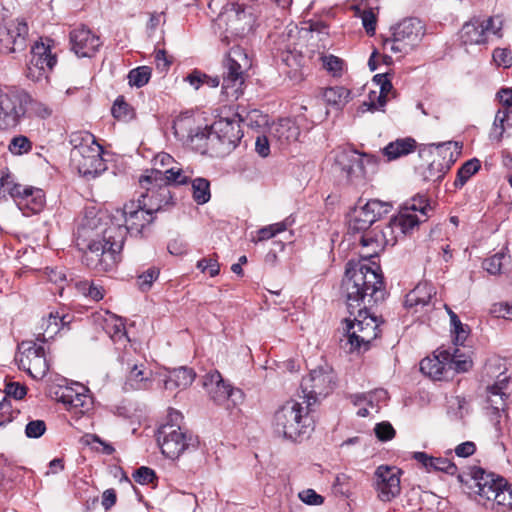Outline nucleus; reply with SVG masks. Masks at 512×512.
Listing matches in <instances>:
<instances>
[{
    "label": "nucleus",
    "instance_id": "obj_1",
    "mask_svg": "<svg viewBox=\"0 0 512 512\" xmlns=\"http://www.w3.org/2000/svg\"><path fill=\"white\" fill-rule=\"evenodd\" d=\"M350 316L346 319L347 344L350 351L367 350L370 343L380 335V322L369 313L368 307L384 300L385 290L382 275L365 266L348 269L342 281Z\"/></svg>",
    "mask_w": 512,
    "mask_h": 512
},
{
    "label": "nucleus",
    "instance_id": "obj_2",
    "mask_svg": "<svg viewBox=\"0 0 512 512\" xmlns=\"http://www.w3.org/2000/svg\"><path fill=\"white\" fill-rule=\"evenodd\" d=\"M124 232V229L118 227H106L101 239H93L88 244L82 257L83 263L99 272L112 270L119 261Z\"/></svg>",
    "mask_w": 512,
    "mask_h": 512
},
{
    "label": "nucleus",
    "instance_id": "obj_3",
    "mask_svg": "<svg viewBox=\"0 0 512 512\" xmlns=\"http://www.w3.org/2000/svg\"><path fill=\"white\" fill-rule=\"evenodd\" d=\"M376 166L377 160L374 156L350 147L338 148L334 152L333 171L351 185H365L368 176L375 172Z\"/></svg>",
    "mask_w": 512,
    "mask_h": 512
},
{
    "label": "nucleus",
    "instance_id": "obj_4",
    "mask_svg": "<svg viewBox=\"0 0 512 512\" xmlns=\"http://www.w3.org/2000/svg\"><path fill=\"white\" fill-rule=\"evenodd\" d=\"M306 408L295 400L285 402L274 414L273 427L276 434L291 441H301L313 430Z\"/></svg>",
    "mask_w": 512,
    "mask_h": 512
},
{
    "label": "nucleus",
    "instance_id": "obj_5",
    "mask_svg": "<svg viewBox=\"0 0 512 512\" xmlns=\"http://www.w3.org/2000/svg\"><path fill=\"white\" fill-rule=\"evenodd\" d=\"M247 53L240 46H234L223 61L221 93L227 101L237 100L243 93L245 72L251 67Z\"/></svg>",
    "mask_w": 512,
    "mask_h": 512
},
{
    "label": "nucleus",
    "instance_id": "obj_6",
    "mask_svg": "<svg viewBox=\"0 0 512 512\" xmlns=\"http://www.w3.org/2000/svg\"><path fill=\"white\" fill-rule=\"evenodd\" d=\"M78 140V137L71 140L74 143L70 155L71 161L81 175L94 178L106 170V164L102 158V147L90 134L82 137L79 143H77Z\"/></svg>",
    "mask_w": 512,
    "mask_h": 512
},
{
    "label": "nucleus",
    "instance_id": "obj_7",
    "mask_svg": "<svg viewBox=\"0 0 512 512\" xmlns=\"http://www.w3.org/2000/svg\"><path fill=\"white\" fill-rule=\"evenodd\" d=\"M391 30L392 37L383 41V48L393 54H408L419 45L425 35V25L413 17L402 20Z\"/></svg>",
    "mask_w": 512,
    "mask_h": 512
},
{
    "label": "nucleus",
    "instance_id": "obj_8",
    "mask_svg": "<svg viewBox=\"0 0 512 512\" xmlns=\"http://www.w3.org/2000/svg\"><path fill=\"white\" fill-rule=\"evenodd\" d=\"M336 386V375L333 368L326 362L310 370L301 381L303 398L308 407L317 403L320 398L330 394Z\"/></svg>",
    "mask_w": 512,
    "mask_h": 512
},
{
    "label": "nucleus",
    "instance_id": "obj_9",
    "mask_svg": "<svg viewBox=\"0 0 512 512\" xmlns=\"http://www.w3.org/2000/svg\"><path fill=\"white\" fill-rule=\"evenodd\" d=\"M9 179V175L0 178V190L3 188L13 198L24 215L39 213L45 204L44 192L39 188L13 183Z\"/></svg>",
    "mask_w": 512,
    "mask_h": 512
},
{
    "label": "nucleus",
    "instance_id": "obj_10",
    "mask_svg": "<svg viewBox=\"0 0 512 512\" xmlns=\"http://www.w3.org/2000/svg\"><path fill=\"white\" fill-rule=\"evenodd\" d=\"M254 18L250 11L246 10L244 5L230 3L217 18V25L225 27L226 35L222 39L227 40L230 36L242 37L249 32L253 26Z\"/></svg>",
    "mask_w": 512,
    "mask_h": 512
},
{
    "label": "nucleus",
    "instance_id": "obj_11",
    "mask_svg": "<svg viewBox=\"0 0 512 512\" xmlns=\"http://www.w3.org/2000/svg\"><path fill=\"white\" fill-rule=\"evenodd\" d=\"M157 441L163 455L170 459H176L185 450L196 447L192 435H186L179 426L172 423H166L159 428Z\"/></svg>",
    "mask_w": 512,
    "mask_h": 512
},
{
    "label": "nucleus",
    "instance_id": "obj_12",
    "mask_svg": "<svg viewBox=\"0 0 512 512\" xmlns=\"http://www.w3.org/2000/svg\"><path fill=\"white\" fill-rule=\"evenodd\" d=\"M16 360L19 368L28 372L34 379H42L49 371L44 346L33 341H23L19 344Z\"/></svg>",
    "mask_w": 512,
    "mask_h": 512
},
{
    "label": "nucleus",
    "instance_id": "obj_13",
    "mask_svg": "<svg viewBox=\"0 0 512 512\" xmlns=\"http://www.w3.org/2000/svg\"><path fill=\"white\" fill-rule=\"evenodd\" d=\"M121 217L125 220V225L111 222L108 227H118L124 229L123 242L128 233L131 235H140L143 229L154 220V212L149 211L145 203L138 198L137 201L126 203L120 211Z\"/></svg>",
    "mask_w": 512,
    "mask_h": 512
},
{
    "label": "nucleus",
    "instance_id": "obj_14",
    "mask_svg": "<svg viewBox=\"0 0 512 512\" xmlns=\"http://www.w3.org/2000/svg\"><path fill=\"white\" fill-rule=\"evenodd\" d=\"M431 206L424 195H416L407 200L394 217L392 228H399L401 232H410L414 227L428 217Z\"/></svg>",
    "mask_w": 512,
    "mask_h": 512
},
{
    "label": "nucleus",
    "instance_id": "obj_15",
    "mask_svg": "<svg viewBox=\"0 0 512 512\" xmlns=\"http://www.w3.org/2000/svg\"><path fill=\"white\" fill-rule=\"evenodd\" d=\"M50 40L36 42L31 49V58L26 76L34 82L47 79V75L57 63L56 56L51 53Z\"/></svg>",
    "mask_w": 512,
    "mask_h": 512
},
{
    "label": "nucleus",
    "instance_id": "obj_16",
    "mask_svg": "<svg viewBox=\"0 0 512 512\" xmlns=\"http://www.w3.org/2000/svg\"><path fill=\"white\" fill-rule=\"evenodd\" d=\"M391 204L377 199L368 201L364 206L356 209L349 222V230L353 233L367 231L373 223L391 210Z\"/></svg>",
    "mask_w": 512,
    "mask_h": 512
},
{
    "label": "nucleus",
    "instance_id": "obj_17",
    "mask_svg": "<svg viewBox=\"0 0 512 512\" xmlns=\"http://www.w3.org/2000/svg\"><path fill=\"white\" fill-rule=\"evenodd\" d=\"M401 470L395 466L381 465L374 473V487L381 501L389 502L400 494Z\"/></svg>",
    "mask_w": 512,
    "mask_h": 512
},
{
    "label": "nucleus",
    "instance_id": "obj_18",
    "mask_svg": "<svg viewBox=\"0 0 512 512\" xmlns=\"http://www.w3.org/2000/svg\"><path fill=\"white\" fill-rule=\"evenodd\" d=\"M471 477L473 483L470 485V489L480 497L479 501L483 500L482 504L490 501L497 491V487L506 485V479L495 473H488L480 467L472 469Z\"/></svg>",
    "mask_w": 512,
    "mask_h": 512
},
{
    "label": "nucleus",
    "instance_id": "obj_19",
    "mask_svg": "<svg viewBox=\"0 0 512 512\" xmlns=\"http://www.w3.org/2000/svg\"><path fill=\"white\" fill-rule=\"evenodd\" d=\"M28 26L24 21L13 20L0 27V52L9 54L25 47Z\"/></svg>",
    "mask_w": 512,
    "mask_h": 512
},
{
    "label": "nucleus",
    "instance_id": "obj_20",
    "mask_svg": "<svg viewBox=\"0 0 512 512\" xmlns=\"http://www.w3.org/2000/svg\"><path fill=\"white\" fill-rule=\"evenodd\" d=\"M87 389L78 383L75 387H59L55 392L56 399L63 403L68 410H74L75 413L84 414L92 407V399L87 394Z\"/></svg>",
    "mask_w": 512,
    "mask_h": 512
},
{
    "label": "nucleus",
    "instance_id": "obj_21",
    "mask_svg": "<svg viewBox=\"0 0 512 512\" xmlns=\"http://www.w3.org/2000/svg\"><path fill=\"white\" fill-rule=\"evenodd\" d=\"M210 129L207 139H218L226 150L234 149L243 137L239 121L235 119L220 118Z\"/></svg>",
    "mask_w": 512,
    "mask_h": 512
},
{
    "label": "nucleus",
    "instance_id": "obj_22",
    "mask_svg": "<svg viewBox=\"0 0 512 512\" xmlns=\"http://www.w3.org/2000/svg\"><path fill=\"white\" fill-rule=\"evenodd\" d=\"M191 175L192 171L183 170L178 166H171L165 170L152 168L140 177L139 183L166 185V187L170 184L182 185L188 183Z\"/></svg>",
    "mask_w": 512,
    "mask_h": 512
},
{
    "label": "nucleus",
    "instance_id": "obj_23",
    "mask_svg": "<svg viewBox=\"0 0 512 512\" xmlns=\"http://www.w3.org/2000/svg\"><path fill=\"white\" fill-rule=\"evenodd\" d=\"M203 385L210 395V398L218 405L223 404L230 398L233 403L236 404V402L242 398V392L226 384L221 374L216 370L206 374Z\"/></svg>",
    "mask_w": 512,
    "mask_h": 512
},
{
    "label": "nucleus",
    "instance_id": "obj_24",
    "mask_svg": "<svg viewBox=\"0 0 512 512\" xmlns=\"http://www.w3.org/2000/svg\"><path fill=\"white\" fill-rule=\"evenodd\" d=\"M70 44L78 57H91L101 46V41L88 27L81 25L70 32Z\"/></svg>",
    "mask_w": 512,
    "mask_h": 512
},
{
    "label": "nucleus",
    "instance_id": "obj_25",
    "mask_svg": "<svg viewBox=\"0 0 512 512\" xmlns=\"http://www.w3.org/2000/svg\"><path fill=\"white\" fill-rule=\"evenodd\" d=\"M450 350H438L431 357H426L420 362V371L433 380L448 378V360Z\"/></svg>",
    "mask_w": 512,
    "mask_h": 512
},
{
    "label": "nucleus",
    "instance_id": "obj_26",
    "mask_svg": "<svg viewBox=\"0 0 512 512\" xmlns=\"http://www.w3.org/2000/svg\"><path fill=\"white\" fill-rule=\"evenodd\" d=\"M140 186L145 192L140 194L139 199L141 202L145 203L147 209L154 212V214L170 203L171 194L169 187H166V185L140 183Z\"/></svg>",
    "mask_w": 512,
    "mask_h": 512
},
{
    "label": "nucleus",
    "instance_id": "obj_27",
    "mask_svg": "<svg viewBox=\"0 0 512 512\" xmlns=\"http://www.w3.org/2000/svg\"><path fill=\"white\" fill-rule=\"evenodd\" d=\"M126 365L127 375L123 386L124 390L146 389L151 382V370L147 369L143 363H131L129 360Z\"/></svg>",
    "mask_w": 512,
    "mask_h": 512
},
{
    "label": "nucleus",
    "instance_id": "obj_28",
    "mask_svg": "<svg viewBox=\"0 0 512 512\" xmlns=\"http://www.w3.org/2000/svg\"><path fill=\"white\" fill-rule=\"evenodd\" d=\"M491 386L487 387V403L489 404L488 409L498 415L500 411L505 410L506 398L508 396L509 381L507 376L500 378Z\"/></svg>",
    "mask_w": 512,
    "mask_h": 512
},
{
    "label": "nucleus",
    "instance_id": "obj_29",
    "mask_svg": "<svg viewBox=\"0 0 512 512\" xmlns=\"http://www.w3.org/2000/svg\"><path fill=\"white\" fill-rule=\"evenodd\" d=\"M413 459L421 463L428 471H442L450 475L457 472V466L447 458H436L425 452H414Z\"/></svg>",
    "mask_w": 512,
    "mask_h": 512
},
{
    "label": "nucleus",
    "instance_id": "obj_30",
    "mask_svg": "<svg viewBox=\"0 0 512 512\" xmlns=\"http://www.w3.org/2000/svg\"><path fill=\"white\" fill-rule=\"evenodd\" d=\"M435 294V288L431 284L419 283L406 295L405 306L409 308L420 306L423 308L431 302Z\"/></svg>",
    "mask_w": 512,
    "mask_h": 512
},
{
    "label": "nucleus",
    "instance_id": "obj_31",
    "mask_svg": "<svg viewBox=\"0 0 512 512\" xmlns=\"http://www.w3.org/2000/svg\"><path fill=\"white\" fill-rule=\"evenodd\" d=\"M195 372L191 368L179 367L169 371L164 381V387L167 390L185 389L192 384L195 379Z\"/></svg>",
    "mask_w": 512,
    "mask_h": 512
},
{
    "label": "nucleus",
    "instance_id": "obj_32",
    "mask_svg": "<svg viewBox=\"0 0 512 512\" xmlns=\"http://www.w3.org/2000/svg\"><path fill=\"white\" fill-rule=\"evenodd\" d=\"M271 134L281 144L290 143L298 140L300 129L293 120L286 118L279 120L272 127Z\"/></svg>",
    "mask_w": 512,
    "mask_h": 512
},
{
    "label": "nucleus",
    "instance_id": "obj_33",
    "mask_svg": "<svg viewBox=\"0 0 512 512\" xmlns=\"http://www.w3.org/2000/svg\"><path fill=\"white\" fill-rule=\"evenodd\" d=\"M481 18H473L461 29V39L464 44H482L486 42V32Z\"/></svg>",
    "mask_w": 512,
    "mask_h": 512
},
{
    "label": "nucleus",
    "instance_id": "obj_34",
    "mask_svg": "<svg viewBox=\"0 0 512 512\" xmlns=\"http://www.w3.org/2000/svg\"><path fill=\"white\" fill-rule=\"evenodd\" d=\"M416 148V141L413 138H400L387 144L383 153L388 160H395L412 153Z\"/></svg>",
    "mask_w": 512,
    "mask_h": 512
},
{
    "label": "nucleus",
    "instance_id": "obj_35",
    "mask_svg": "<svg viewBox=\"0 0 512 512\" xmlns=\"http://www.w3.org/2000/svg\"><path fill=\"white\" fill-rule=\"evenodd\" d=\"M487 508L497 512H505L512 508V485L506 481L503 487H497V491L488 503H483Z\"/></svg>",
    "mask_w": 512,
    "mask_h": 512
},
{
    "label": "nucleus",
    "instance_id": "obj_36",
    "mask_svg": "<svg viewBox=\"0 0 512 512\" xmlns=\"http://www.w3.org/2000/svg\"><path fill=\"white\" fill-rule=\"evenodd\" d=\"M66 318L67 316H60L57 312L50 313L48 318L42 321L43 333L38 335L37 340L44 342L52 339L69 322Z\"/></svg>",
    "mask_w": 512,
    "mask_h": 512
},
{
    "label": "nucleus",
    "instance_id": "obj_37",
    "mask_svg": "<svg viewBox=\"0 0 512 512\" xmlns=\"http://www.w3.org/2000/svg\"><path fill=\"white\" fill-rule=\"evenodd\" d=\"M350 90L343 86L326 88L323 92V98L329 105L337 108L343 107L350 99Z\"/></svg>",
    "mask_w": 512,
    "mask_h": 512
},
{
    "label": "nucleus",
    "instance_id": "obj_38",
    "mask_svg": "<svg viewBox=\"0 0 512 512\" xmlns=\"http://www.w3.org/2000/svg\"><path fill=\"white\" fill-rule=\"evenodd\" d=\"M481 168V162L477 158L466 161L457 171L454 181L455 188H462L467 181L475 175Z\"/></svg>",
    "mask_w": 512,
    "mask_h": 512
},
{
    "label": "nucleus",
    "instance_id": "obj_39",
    "mask_svg": "<svg viewBox=\"0 0 512 512\" xmlns=\"http://www.w3.org/2000/svg\"><path fill=\"white\" fill-rule=\"evenodd\" d=\"M394 217L389 224L377 233L375 242L377 247L394 246L400 236H405L408 232H401L399 228H392Z\"/></svg>",
    "mask_w": 512,
    "mask_h": 512
},
{
    "label": "nucleus",
    "instance_id": "obj_40",
    "mask_svg": "<svg viewBox=\"0 0 512 512\" xmlns=\"http://www.w3.org/2000/svg\"><path fill=\"white\" fill-rule=\"evenodd\" d=\"M352 402L354 405L358 406L362 403L367 404L372 409H375L376 412L379 410L378 402L382 400H386L387 392L383 389H378L373 392H369L366 394H355L351 396Z\"/></svg>",
    "mask_w": 512,
    "mask_h": 512
},
{
    "label": "nucleus",
    "instance_id": "obj_41",
    "mask_svg": "<svg viewBox=\"0 0 512 512\" xmlns=\"http://www.w3.org/2000/svg\"><path fill=\"white\" fill-rule=\"evenodd\" d=\"M511 115L512 111H509L507 109H499L496 112L494 122L489 134L491 140L497 142H500L502 140L504 132L506 130L505 123L508 121Z\"/></svg>",
    "mask_w": 512,
    "mask_h": 512
},
{
    "label": "nucleus",
    "instance_id": "obj_42",
    "mask_svg": "<svg viewBox=\"0 0 512 512\" xmlns=\"http://www.w3.org/2000/svg\"><path fill=\"white\" fill-rule=\"evenodd\" d=\"M446 307V310H447V313L450 317V324H451V331L452 333L455 335L454 337V344L455 345H459V344H463L464 341L466 340L467 336H468V333H469V329H468V326L467 325H464L459 317L457 316V314L455 312H453L448 306H445Z\"/></svg>",
    "mask_w": 512,
    "mask_h": 512
},
{
    "label": "nucleus",
    "instance_id": "obj_43",
    "mask_svg": "<svg viewBox=\"0 0 512 512\" xmlns=\"http://www.w3.org/2000/svg\"><path fill=\"white\" fill-rule=\"evenodd\" d=\"M193 199L202 205L210 200V183L205 178H196L192 181Z\"/></svg>",
    "mask_w": 512,
    "mask_h": 512
},
{
    "label": "nucleus",
    "instance_id": "obj_44",
    "mask_svg": "<svg viewBox=\"0 0 512 512\" xmlns=\"http://www.w3.org/2000/svg\"><path fill=\"white\" fill-rule=\"evenodd\" d=\"M185 80L196 90H198L202 85L214 88L220 84L219 77H212L198 70H194L192 73L187 75Z\"/></svg>",
    "mask_w": 512,
    "mask_h": 512
},
{
    "label": "nucleus",
    "instance_id": "obj_45",
    "mask_svg": "<svg viewBox=\"0 0 512 512\" xmlns=\"http://www.w3.org/2000/svg\"><path fill=\"white\" fill-rule=\"evenodd\" d=\"M472 367V360L460 352V349L454 348L448 360V371L454 369L456 372H467Z\"/></svg>",
    "mask_w": 512,
    "mask_h": 512
},
{
    "label": "nucleus",
    "instance_id": "obj_46",
    "mask_svg": "<svg viewBox=\"0 0 512 512\" xmlns=\"http://www.w3.org/2000/svg\"><path fill=\"white\" fill-rule=\"evenodd\" d=\"M112 115L122 121H129L134 118V109L128 104L123 96L117 97L112 109Z\"/></svg>",
    "mask_w": 512,
    "mask_h": 512
},
{
    "label": "nucleus",
    "instance_id": "obj_47",
    "mask_svg": "<svg viewBox=\"0 0 512 512\" xmlns=\"http://www.w3.org/2000/svg\"><path fill=\"white\" fill-rule=\"evenodd\" d=\"M292 222L293 221L290 220V218H286L285 220H283L281 222L274 223V224H271V225L261 228L258 231V240L265 241V240H268V239L274 237L275 235H277L281 232H284L285 230H287V228L289 226L292 225Z\"/></svg>",
    "mask_w": 512,
    "mask_h": 512
},
{
    "label": "nucleus",
    "instance_id": "obj_48",
    "mask_svg": "<svg viewBox=\"0 0 512 512\" xmlns=\"http://www.w3.org/2000/svg\"><path fill=\"white\" fill-rule=\"evenodd\" d=\"M151 77V68L141 66L132 69L128 74L129 84L138 88L146 85Z\"/></svg>",
    "mask_w": 512,
    "mask_h": 512
},
{
    "label": "nucleus",
    "instance_id": "obj_49",
    "mask_svg": "<svg viewBox=\"0 0 512 512\" xmlns=\"http://www.w3.org/2000/svg\"><path fill=\"white\" fill-rule=\"evenodd\" d=\"M158 277L159 270L156 267H151L138 276L137 285L141 291L146 292L150 290L153 282Z\"/></svg>",
    "mask_w": 512,
    "mask_h": 512
},
{
    "label": "nucleus",
    "instance_id": "obj_50",
    "mask_svg": "<svg viewBox=\"0 0 512 512\" xmlns=\"http://www.w3.org/2000/svg\"><path fill=\"white\" fill-rule=\"evenodd\" d=\"M32 148L31 141L23 135L12 138L9 144V151L15 155L28 153Z\"/></svg>",
    "mask_w": 512,
    "mask_h": 512
},
{
    "label": "nucleus",
    "instance_id": "obj_51",
    "mask_svg": "<svg viewBox=\"0 0 512 512\" xmlns=\"http://www.w3.org/2000/svg\"><path fill=\"white\" fill-rule=\"evenodd\" d=\"M386 102L387 96L381 94L377 95L376 92L372 91L369 94V101L363 102L360 108L362 112H374L376 110L383 108L386 105Z\"/></svg>",
    "mask_w": 512,
    "mask_h": 512
},
{
    "label": "nucleus",
    "instance_id": "obj_52",
    "mask_svg": "<svg viewBox=\"0 0 512 512\" xmlns=\"http://www.w3.org/2000/svg\"><path fill=\"white\" fill-rule=\"evenodd\" d=\"M322 64L324 68L333 74V76H341L343 67H344V61L334 55H327L323 56L322 58Z\"/></svg>",
    "mask_w": 512,
    "mask_h": 512
},
{
    "label": "nucleus",
    "instance_id": "obj_53",
    "mask_svg": "<svg viewBox=\"0 0 512 512\" xmlns=\"http://www.w3.org/2000/svg\"><path fill=\"white\" fill-rule=\"evenodd\" d=\"M113 323H107V333L114 341H119L126 337V329L124 322L121 318H113Z\"/></svg>",
    "mask_w": 512,
    "mask_h": 512
},
{
    "label": "nucleus",
    "instance_id": "obj_54",
    "mask_svg": "<svg viewBox=\"0 0 512 512\" xmlns=\"http://www.w3.org/2000/svg\"><path fill=\"white\" fill-rule=\"evenodd\" d=\"M505 255L503 253H496L487 258L483 262V268L491 275H497L502 269V260Z\"/></svg>",
    "mask_w": 512,
    "mask_h": 512
},
{
    "label": "nucleus",
    "instance_id": "obj_55",
    "mask_svg": "<svg viewBox=\"0 0 512 512\" xmlns=\"http://www.w3.org/2000/svg\"><path fill=\"white\" fill-rule=\"evenodd\" d=\"M493 60L498 66L509 68L512 66V52L506 48H496L493 51Z\"/></svg>",
    "mask_w": 512,
    "mask_h": 512
},
{
    "label": "nucleus",
    "instance_id": "obj_56",
    "mask_svg": "<svg viewBox=\"0 0 512 512\" xmlns=\"http://www.w3.org/2000/svg\"><path fill=\"white\" fill-rule=\"evenodd\" d=\"M46 431V424L43 420H33L27 423L25 434L28 438H39Z\"/></svg>",
    "mask_w": 512,
    "mask_h": 512
},
{
    "label": "nucleus",
    "instance_id": "obj_57",
    "mask_svg": "<svg viewBox=\"0 0 512 512\" xmlns=\"http://www.w3.org/2000/svg\"><path fill=\"white\" fill-rule=\"evenodd\" d=\"M31 114L38 116L40 118H47L52 114V110L44 103L35 101L30 97V102L28 103V111Z\"/></svg>",
    "mask_w": 512,
    "mask_h": 512
},
{
    "label": "nucleus",
    "instance_id": "obj_58",
    "mask_svg": "<svg viewBox=\"0 0 512 512\" xmlns=\"http://www.w3.org/2000/svg\"><path fill=\"white\" fill-rule=\"evenodd\" d=\"M374 431L380 441H389L395 436V430L389 422L378 423Z\"/></svg>",
    "mask_w": 512,
    "mask_h": 512
},
{
    "label": "nucleus",
    "instance_id": "obj_59",
    "mask_svg": "<svg viewBox=\"0 0 512 512\" xmlns=\"http://www.w3.org/2000/svg\"><path fill=\"white\" fill-rule=\"evenodd\" d=\"M196 266L201 270V272H208L211 277H215L220 271V266L217 260L212 258H203L197 262Z\"/></svg>",
    "mask_w": 512,
    "mask_h": 512
},
{
    "label": "nucleus",
    "instance_id": "obj_60",
    "mask_svg": "<svg viewBox=\"0 0 512 512\" xmlns=\"http://www.w3.org/2000/svg\"><path fill=\"white\" fill-rule=\"evenodd\" d=\"M155 477V472L151 468L146 466L140 467L133 474L134 480L141 485L151 483Z\"/></svg>",
    "mask_w": 512,
    "mask_h": 512
},
{
    "label": "nucleus",
    "instance_id": "obj_61",
    "mask_svg": "<svg viewBox=\"0 0 512 512\" xmlns=\"http://www.w3.org/2000/svg\"><path fill=\"white\" fill-rule=\"evenodd\" d=\"M6 396L13 397L16 400L23 399L27 394V389L24 385L18 382H10L5 386Z\"/></svg>",
    "mask_w": 512,
    "mask_h": 512
},
{
    "label": "nucleus",
    "instance_id": "obj_62",
    "mask_svg": "<svg viewBox=\"0 0 512 512\" xmlns=\"http://www.w3.org/2000/svg\"><path fill=\"white\" fill-rule=\"evenodd\" d=\"M483 28L486 32L492 33L494 35H499L500 30L502 29L503 21L500 16L489 17L487 19H481Z\"/></svg>",
    "mask_w": 512,
    "mask_h": 512
},
{
    "label": "nucleus",
    "instance_id": "obj_63",
    "mask_svg": "<svg viewBox=\"0 0 512 512\" xmlns=\"http://www.w3.org/2000/svg\"><path fill=\"white\" fill-rule=\"evenodd\" d=\"M301 501L308 505H320L323 503V497L317 494L313 489H306L299 493Z\"/></svg>",
    "mask_w": 512,
    "mask_h": 512
},
{
    "label": "nucleus",
    "instance_id": "obj_64",
    "mask_svg": "<svg viewBox=\"0 0 512 512\" xmlns=\"http://www.w3.org/2000/svg\"><path fill=\"white\" fill-rule=\"evenodd\" d=\"M167 249L171 255L181 256L187 252V244L183 240L174 239L168 243Z\"/></svg>",
    "mask_w": 512,
    "mask_h": 512
}]
</instances>
